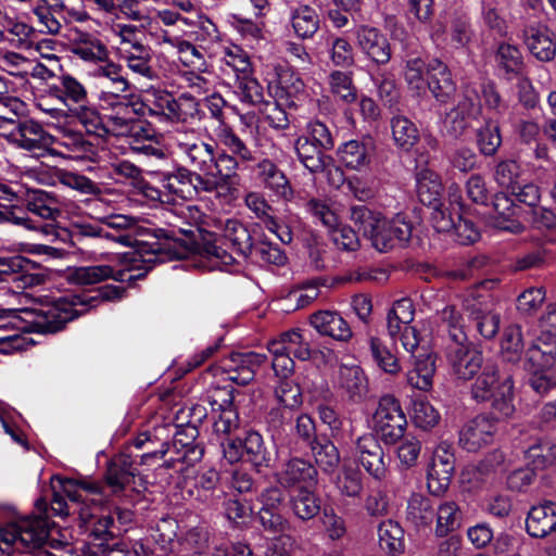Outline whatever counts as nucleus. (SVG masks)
Returning <instances> with one entry per match:
<instances>
[{
    "instance_id": "48",
    "label": "nucleus",
    "mask_w": 556,
    "mask_h": 556,
    "mask_svg": "<svg viewBox=\"0 0 556 556\" xmlns=\"http://www.w3.org/2000/svg\"><path fill=\"white\" fill-rule=\"evenodd\" d=\"M289 505L294 516L301 520H311L318 515L320 503L309 488H300L289 497Z\"/></svg>"
},
{
    "instance_id": "15",
    "label": "nucleus",
    "mask_w": 556,
    "mask_h": 556,
    "mask_svg": "<svg viewBox=\"0 0 556 556\" xmlns=\"http://www.w3.org/2000/svg\"><path fill=\"white\" fill-rule=\"evenodd\" d=\"M216 137L219 143L225 148L218 151V154L228 156L231 161L229 168L223 170V184H227L237 176L241 165L249 164L256 160L254 152L247 143L227 125H222L216 129Z\"/></svg>"
},
{
    "instance_id": "9",
    "label": "nucleus",
    "mask_w": 556,
    "mask_h": 556,
    "mask_svg": "<svg viewBox=\"0 0 556 556\" xmlns=\"http://www.w3.org/2000/svg\"><path fill=\"white\" fill-rule=\"evenodd\" d=\"M372 422L377 435L389 445L397 443L404 437L407 426L400 402L390 394L379 400Z\"/></svg>"
},
{
    "instance_id": "57",
    "label": "nucleus",
    "mask_w": 556,
    "mask_h": 556,
    "mask_svg": "<svg viewBox=\"0 0 556 556\" xmlns=\"http://www.w3.org/2000/svg\"><path fill=\"white\" fill-rule=\"evenodd\" d=\"M200 104L197 98L189 92H184L177 98L173 96L167 121L187 123L200 118Z\"/></svg>"
},
{
    "instance_id": "27",
    "label": "nucleus",
    "mask_w": 556,
    "mask_h": 556,
    "mask_svg": "<svg viewBox=\"0 0 556 556\" xmlns=\"http://www.w3.org/2000/svg\"><path fill=\"white\" fill-rule=\"evenodd\" d=\"M244 203L255 217L261 219L265 227L275 233L282 243H290L292 241L290 229L275 218L273 207L261 193L254 191L247 193Z\"/></svg>"
},
{
    "instance_id": "29",
    "label": "nucleus",
    "mask_w": 556,
    "mask_h": 556,
    "mask_svg": "<svg viewBox=\"0 0 556 556\" xmlns=\"http://www.w3.org/2000/svg\"><path fill=\"white\" fill-rule=\"evenodd\" d=\"M412 236V225L406 222L405 217L397 214L392 219L387 220L384 217L381 220V227L374 236L372 247L379 251L384 252L392 249L395 242H406Z\"/></svg>"
},
{
    "instance_id": "37",
    "label": "nucleus",
    "mask_w": 556,
    "mask_h": 556,
    "mask_svg": "<svg viewBox=\"0 0 556 556\" xmlns=\"http://www.w3.org/2000/svg\"><path fill=\"white\" fill-rule=\"evenodd\" d=\"M270 342L276 352L285 351L300 361L311 358L312 351L309 342L305 337V332L299 328L290 329L281 333L278 339L271 340Z\"/></svg>"
},
{
    "instance_id": "41",
    "label": "nucleus",
    "mask_w": 556,
    "mask_h": 556,
    "mask_svg": "<svg viewBox=\"0 0 556 556\" xmlns=\"http://www.w3.org/2000/svg\"><path fill=\"white\" fill-rule=\"evenodd\" d=\"M295 151L303 166L313 174L324 172L332 161L330 156L324 153L325 149L316 147L307 138H298Z\"/></svg>"
},
{
    "instance_id": "35",
    "label": "nucleus",
    "mask_w": 556,
    "mask_h": 556,
    "mask_svg": "<svg viewBox=\"0 0 556 556\" xmlns=\"http://www.w3.org/2000/svg\"><path fill=\"white\" fill-rule=\"evenodd\" d=\"M119 58L131 73L148 80L159 79V73L153 66V51L148 45L121 50Z\"/></svg>"
},
{
    "instance_id": "28",
    "label": "nucleus",
    "mask_w": 556,
    "mask_h": 556,
    "mask_svg": "<svg viewBox=\"0 0 556 556\" xmlns=\"http://www.w3.org/2000/svg\"><path fill=\"white\" fill-rule=\"evenodd\" d=\"M427 75L426 85L433 98L443 104L450 102L456 92V84L448 67L442 61L433 59L428 63Z\"/></svg>"
},
{
    "instance_id": "49",
    "label": "nucleus",
    "mask_w": 556,
    "mask_h": 556,
    "mask_svg": "<svg viewBox=\"0 0 556 556\" xmlns=\"http://www.w3.org/2000/svg\"><path fill=\"white\" fill-rule=\"evenodd\" d=\"M71 118L76 119L88 134L96 135L98 137L105 136L104 119L102 118L98 109L87 102H81L77 106L70 109Z\"/></svg>"
},
{
    "instance_id": "5",
    "label": "nucleus",
    "mask_w": 556,
    "mask_h": 556,
    "mask_svg": "<svg viewBox=\"0 0 556 556\" xmlns=\"http://www.w3.org/2000/svg\"><path fill=\"white\" fill-rule=\"evenodd\" d=\"M173 139L184 165L217 180L219 186L223 184L222 167L228 169L231 161L228 156L218 154L216 143L204 141L194 130L177 131Z\"/></svg>"
},
{
    "instance_id": "39",
    "label": "nucleus",
    "mask_w": 556,
    "mask_h": 556,
    "mask_svg": "<svg viewBox=\"0 0 556 556\" xmlns=\"http://www.w3.org/2000/svg\"><path fill=\"white\" fill-rule=\"evenodd\" d=\"M258 177L264 186L277 197L289 200L293 195L292 188L286 175L270 160L264 159L257 164Z\"/></svg>"
},
{
    "instance_id": "2",
    "label": "nucleus",
    "mask_w": 556,
    "mask_h": 556,
    "mask_svg": "<svg viewBox=\"0 0 556 556\" xmlns=\"http://www.w3.org/2000/svg\"><path fill=\"white\" fill-rule=\"evenodd\" d=\"M7 139L15 148L29 152L52 148L54 153L75 161L94 163L100 159L98 146L87 140L81 132L61 126L58 135L52 136L34 119L18 122Z\"/></svg>"
},
{
    "instance_id": "33",
    "label": "nucleus",
    "mask_w": 556,
    "mask_h": 556,
    "mask_svg": "<svg viewBox=\"0 0 556 556\" xmlns=\"http://www.w3.org/2000/svg\"><path fill=\"white\" fill-rule=\"evenodd\" d=\"M28 262L22 256L0 257V281L12 282L16 288H30L41 282L39 275L26 270Z\"/></svg>"
},
{
    "instance_id": "43",
    "label": "nucleus",
    "mask_w": 556,
    "mask_h": 556,
    "mask_svg": "<svg viewBox=\"0 0 556 556\" xmlns=\"http://www.w3.org/2000/svg\"><path fill=\"white\" fill-rule=\"evenodd\" d=\"M290 23L296 36L303 39L312 38L319 29L318 14L307 4L290 9Z\"/></svg>"
},
{
    "instance_id": "12",
    "label": "nucleus",
    "mask_w": 556,
    "mask_h": 556,
    "mask_svg": "<svg viewBox=\"0 0 556 556\" xmlns=\"http://www.w3.org/2000/svg\"><path fill=\"white\" fill-rule=\"evenodd\" d=\"M220 446L229 464L245 460L261 467L267 465L269 460L263 437L254 430L245 431L243 437L226 438L220 442Z\"/></svg>"
},
{
    "instance_id": "3",
    "label": "nucleus",
    "mask_w": 556,
    "mask_h": 556,
    "mask_svg": "<svg viewBox=\"0 0 556 556\" xmlns=\"http://www.w3.org/2000/svg\"><path fill=\"white\" fill-rule=\"evenodd\" d=\"M38 515L26 516L0 528V551L4 554L15 552L25 556L37 555L46 549L50 528L48 503L39 498L35 503Z\"/></svg>"
},
{
    "instance_id": "1",
    "label": "nucleus",
    "mask_w": 556,
    "mask_h": 556,
    "mask_svg": "<svg viewBox=\"0 0 556 556\" xmlns=\"http://www.w3.org/2000/svg\"><path fill=\"white\" fill-rule=\"evenodd\" d=\"M124 292L123 287L106 285L99 288L96 294L77 295L72 302L60 298L51 303L21 308L11 323L24 332L54 333L84 311L97 307L101 302L121 300Z\"/></svg>"
},
{
    "instance_id": "59",
    "label": "nucleus",
    "mask_w": 556,
    "mask_h": 556,
    "mask_svg": "<svg viewBox=\"0 0 556 556\" xmlns=\"http://www.w3.org/2000/svg\"><path fill=\"white\" fill-rule=\"evenodd\" d=\"M317 466L325 472H333L340 463L338 447L329 440L314 441L311 445Z\"/></svg>"
},
{
    "instance_id": "10",
    "label": "nucleus",
    "mask_w": 556,
    "mask_h": 556,
    "mask_svg": "<svg viewBox=\"0 0 556 556\" xmlns=\"http://www.w3.org/2000/svg\"><path fill=\"white\" fill-rule=\"evenodd\" d=\"M163 187L181 199H193L202 193L217 192L219 182L205 177L188 166H179L173 173L162 174Z\"/></svg>"
},
{
    "instance_id": "7",
    "label": "nucleus",
    "mask_w": 556,
    "mask_h": 556,
    "mask_svg": "<svg viewBox=\"0 0 556 556\" xmlns=\"http://www.w3.org/2000/svg\"><path fill=\"white\" fill-rule=\"evenodd\" d=\"M471 397L476 402H491L492 414L508 418L515 412L514 383L509 374L501 372L495 365H484L471 386Z\"/></svg>"
},
{
    "instance_id": "54",
    "label": "nucleus",
    "mask_w": 556,
    "mask_h": 556,
    "mask_svg": "<svg viewBox=\"0 0 556 556\" xmlns=\"http://www.w3.org/2000/svg\"><path fill=\"white\" fill-rule=\"evenodd\" d=\"M339 384L353 400L361 399L367 391V379L359 366H341Z\"/></svg>"
},
{
    "instance_id": "58",
    "label": "nucleus",
    "mask_w": 556,
    "mask_h": 556,
    "mask_svg": "<svg viewBox=\"0 0 556 556\" xmlns=\"http://www.w3.org/2000/svg\"><path fill=\"white\" fill-rule=\"evenodd\" d=\"M330 92L344 103H352L356 100V88L353 84L352 73L333 71L328 76Z\"/></svg>"
},
{
    "instance_id": "22",
    "label": "nucleus",
    "mask_w": 556,
    "mask_h": 556,
    "mask_svg": "<svg viewBox=\"0 0 556 556\" xmlns=\"http://www.w3.org/2000/svg\"><path fill=\"white\" fill-rule=\"evenodd\" d=\"M266 362V355L256 352L232 353L224 364L226 379L240 386L253 380L255 370Z\"/></svg>"
},
{
    "instance_id": "8",
    "label": "nucleus",
    "mask_w": 556,
    "mask_h": 556,
    "mask_svg": "<svg viewBox=\"0 0 556 556\" xmlns=\"http://www.w3.org/2000/svg\"><path fill=\"white\" fill-rule=\"evenodd\" d=\"M61 492L72 502H86L79 490L78 483L73 479H58ZM100 506L90 507L86 503L79 508L78 515L81 528L88 534L91 542L86 546L104 548V543L114 539L119 531L111 514H99Z\"/></svg>"
},
{
    "instance_id": "44",
    "label": "nucleus",
    "mask_w": 556,
    "mask_h": 556,
    "mask_svg": "<svg viewBox=\"0 0 556 556\" xmlns=\"http://www.w3.org/2000/svg\"><path fill=\"white\" fill-rule=\"evenodd\" d=\"M416 190L419 201L427 205H439L442 194V182L439 175L425 168L416 175Z\"/></svg>"
},
{
    "instance_id": "23",
    "label": "nucleus",
    "mask_w": 556,
    "mask_h": 556,
    "mask_svg": "<svg viewBox=\"0 0 556 556\" xmlns=\"http://www.w3.org/2000/svg\"><path fill=\"white\" fill-rule=\"evenodd\" d=\"M46 92L48 97L70 109L87 102L88 99V91L84 84L71 74H61L55 77L48 84Z\"/></svg>"
},
{
    "instance_id": "40",
    "label": "nucleus",
    "mask_w": 556,
    "mask_h": 556,
    "mask_svg": "<svg viewBox=\"0 0 556 556\" xmlns=\"http://www.w3.org/2000/svg\"><path fill=\"white\" fill-rule=\"evenodd\" d=\"M27 211L47 220H56L61 216V202L50 192L35 189L28 192Z\"/></svg>"
},
{
    "instance_id": "24",
    "label": "nucleus",
    "mask_w": 556,
    "mask_h": 556,
    "mask_svg": "<svg viewBox=\"0 0 556 556\" xmlns=\"http://www.w3.org/2000/svg\"><path fill=\"white\" fill-rule=\"evenodd\" d=\"M199 210L191 205H175L173 207H164L161 210V217L164 223L168 226L167 229H159L162 237L170 240H178V236H185L188 239L194 237L198 230L197 225H189V227H182V220L186 218H193V215H198Z\"/></svg>"
},
{
    "instance_id": "34",
    "label": "nucleus",
    "mask_w": 556,
    "mask_h": 556,
    "mask_svg": "<svg viewBox=\"0 0 556 556\" xmlns=\"http://www.w3.org/2000/svg\"><path fill=\"white\" fill-rule=\"evenodd\" d=\"M526 529L529 535L539 539L556 532V503L547 501L533 506L528 513Z\"/></svg>"
},
{
    "instance_id": "4",
    "label": "nucleus",
    "mask_w": 556,
    "mask_h": 556,
    "mask_svg": "<svg viewBox=\"0 0 556 556\" xmlns=\"http://www.w3.org/2000/svg\"><path fill=\"white\" fill-rule=\"evenodd\" d=\"M103 225L119 232L118 235H113L105 231L104 238L124 247H135L136 250L132 253L131 260L135 262L141 261L147 265V269H150L157 263H165L179 256V254L169 247V243L159 241L150 242L136 238L140 227L138 220L132 216L119 214L115 211L109 215Z\"/></svg>"
},
{
    "instance_id": "19",
    "label": "nucleus",
    "mask_w": 556,
    "mask_h": 556,
    "mask_svg": "<svg viewBox=\"0 0 556 556\" xmlns=\"http://www.w3.org/2000/svg\"><path fill=\"white\" fill-rule=\"evenodd\" d=\"M498 419V415H478L467 421L459 431L460 446L468 452H476L491 444L497 432Z\"/></svg>"
},
{
    "instance_id": "16",
    "label": "nucleus",
    "mask_w": 556,
    "mask_h": 556,
    "mask_svg": "<svg viewBox=\"0 0 556 556\" xmlns=\"http://www.w3.org/2000/svg\"><path fill=\"white\" fill-rule=\"evenodd\" d=\"M358 50L374 64L386 65L392 58V49L386 34L378 27L361 24L354 29Z\"/></svg>"
},
{
    "instance_id": "36",
    "label": "nucleus",
    "mask_w": 556,
    "mask_h": 556,
    "mask_svg": "<svg viewBox=\"0 0 556 556\" xmlns=\"http://www.w3.org/2000/svg\"><path fill=\"white\" fill-rule=\"evenodd\" d=\"M494 227L501 230L519 233L523 230L522 224L517 219L519 207L505 193H497L493 199Z\"/></svg>"
},
{
    "instance_id": "46",
    "label": "nucleus",
    "mask_w": 556,
    "mask_h": 556,
    "mask_svg": "<svg viewBox=\"0 0 556 556\" xmlns=\"http://www.w3.org/2000/svg\"><path fill=\"white\" fill-rule=\"evenodd\" d=\"M406 519L418 529L430 527L434 519L431 501L422 494H412L407 501Z\"/></svg>"
},
{
    "instance_id": "38",
    "label": "nucleus",
    "mask_w": 556,
    "mask_h": 556,
    "mask_svg": "<svg viewBox=\"0 0 556 556\" xmlns=\"http://www.w3.org/2000/svg\"><path fill=\"white\" fill-rule=\"evenodd\" d=\"M223 237L231 244L237 256L243 260L252 254V237L245 225L235 218H228L222 226Z\"/></svg>"
},
{
    "instance_id": "42",
    "label": "nucleus",
    "mask_w": 556,
    "mask_h": 556,
    "mask_svg": "<svg viewBox=\"0 0 556 556\" xmlns=\"http://www.w3.org/2000/svg\"><path fill=\"white\" fill-rule=\"evenodd\" d=\"M135 468L128 455L114 457L108 466L105 480L113 493L122 492L135 478Z\"/></svg>"
},
{
    "instance_id": "18",
    "label": "nucleus",
    "mask_w": 556,
    "mask_h": 556,
    "mask_svg": "<svg viewBox=\"0 0 556 556\" xmlns=\"http://www.w3.org/2000/svg\"><path fill=\"white\" fill-rule=\"evenodd\" d=\"M353 455L356 462L375 480L381 481L387 477L389 459L377 438L371 433L359 437L355 442Z\"/></svg>"
},
{
    "instance_id": "64",
    "label": "nucleus",
    "mask_w": 556,
    "mask_h": 556,
    "mask_svg": "<svg viewBox=\"0 0 556 556\" xmlns=\"http://www.w3.org/2000/svg\"><path fill=\"white\" fill-rule=\"evenodd\" d=\"M369 349L377 365L389 374H396L401 370L397 357L382 343L379 338L369 339Z\"/></svg>"
},
{
    "instance_id": "14",
    "label": "nucleus",
    "mask_w": 556,
    "mask_h": 556,
    "mask_svg": "<svg viewBox=\"0 0 556 556\" xmlns=\"http://www.w3.org/2000/svg\"><path fill=\"white\" fill-rule=\"evenodd\" d=\"M478 92L470 86H466L463 91V98L456 106L451 109L442 121L441 131L452 138L462 137L471 126V122L477 119L482 110V104L477 102Z\"/></svg>"
},
{
    "instance_id": "53",
    "label": "nucleus",
    "mask_w": 556,
    "mask_h": 556,
    "mask_svg": "<svg viewBox=\"0 0 556 556\" xmlns=\"http://www.w3.org/2000/svg\"><path fill=\"white\" fill-rule=\"evenodd\" d=\"M526 457L533 469H545L556 463V441L538 439L526 452Z\"/></svg>"
},
{
    "instance_id": "13",
    "label": "nucleus",
    "mask_w": 556,
    "mask_h": 556,
    "mask_svg": "<svg viewBox=\"0 0 556 556\" xmlns=\"http://www.w3.org/2000/svg\"><path fill=\"white\" fill-rule=\"evenodd\" d=\"M414 315L413 302L407 298L395 301L387 314L388 334L393 340L399 338L402 346L408 353H414L419 345L417 330L410 326Z\"/></svg>"
},
{
    "instance_id": "62",
    "label": "nucleus",
    "mask_w": 556,
    "mask_h": 556,
    "mask_svg": "<svg viewBox=\"0 0 556 556\" xmlns=\"http://www.w3.org/2000/svg\"><path fill=\"white\" fill-rule=\"evenodd\" d=\"M501 352L505 361L517 363L523 352L521 328L518 325L508 326L503 334Z\"/></svg>"
},
{
    "instance_id": "56",
    "label": "nucleus",
    "mask_w": 556,
    "mask_h": 556,
    "mask_svg": "<svg viewBox=\"0 0 556 556\" xmlns=\"http://www.w3.org/2000/svg\"><path fill=\"white\" fill-rule=\"evenodd\" d=\"M173 94L162 89H150L146 92L143 100V115L159 117L160 121H167L172 105Z\"/></svg>"
},
{
    "instance_id": "63",
    "label": "nucleus",
    "mask_w": 556,
    "mask_h": 556,
    "mask_svg": "<svg viewBox=\"0 0 556 556\" xmlns=\"http://www.w3.org/2000/svg\"><path fill=\"white\" fill-rule=\"evenodd\" d=\"M198 435L195 426L188 427L186 432H177L174 441V446L180 445L185 452L180 459L190 465L200 462L203 457L204 450L198 444H194V440Z\"/></svg>"
},
{
    "instance_id": "45",
    "label": "nucleus",
    "mask_w": 556,
    "mask_h": 556,
    "mask_svg": "<svg viewBox=\"0 0 556 556\" xmlns=\"http://www.w3.org/2000/svg\"><path fill=\"white\" fill-rule=\"evenodd\" d=\"M378 542L380 548L388 555L402 554L405 549L403 528L392 519L382 521L378 526Z\"/></svg>"
},
{
    "instance_id": "20",
    "label": "nucleus",
    "mask_w": 556,
    "mask_h": 556,
    "mask_svg": "<svg viewBox=\"0 0 556 556\" xmlns=\"http://www.w3.org/2000/svg\"><path fill=\"white\" fill-rule=\"evenodd\" d=\"M139 276L140 275L136 276L130 274L129 269H115L110 265L100 264L68 268L65 277L66 280L73 285L91 286L108 279L131 282Z\"/></svg>"
},
{
    "instance_id": "50",
    "label": "nucleus",
    "mask_w": 556,
    "mask_h": 556,
    "mask_svg": "<svg viewBox=\"0 0 556 556\" xmlns=\"http://www.w3.org/2000/svg\"><path fill=\"white\" fill-rule=\"evenodd\" d=\"M392 138L395 146L409 151L419 140V130L416 125L404 115H395L390 121Z\"/></svg>"
},
{
    "instance_id": "51",
    "label": "nucleus",
    "mask_w": 556,
    "mask_h": 556,
    "mask_svg": "<svg viewBox=\"0 0 556 556\" xmlns=\"http://www.w3.org/2000/svg\"><path fill=\"white\" fill-rule=\"evenodd\" d=\"M526 45L540 61H551L556 54V45L544 28L530 27L527 29Z\"/></svg>"
},
{
    "instance_id": "6",
    "label": "nucleus",
    "mask_w": 556,
    "mask_h": 556,
    "mask_svg": "<svg viewBox=\"0 0 556 556\" xmlns=\"http://www.w3.org/2000/svg\"><path fill=\"white\" fill-rule=\"evenodd\" d=\"M219 70L242 103L256 104L263 100V87L253 76V67L247 51L237 45L225 47Z\"/></svg>"
},
{
    "instance_id": "47",
    "label": "nucleus",
    "mask_w": 556,
    "mask_h": 556,
    "mask_svg": "<svg viewBox=\"0 0 556 556\" xmlns=\"http://www.w3.org/2000/svg\"><path fill=\"white\" fill-rule=\"evenodd\" d=\"M435 535L443 538L455 531L462 523V511L454 501H443L434 509Z\"/></svg>"
},
{
    "instance_id": "55",
    "label": "nucleus",
    "mask_w": 556,
    "mask_h": 556,
    "mask_svg": "<svg viewBox=\"0 0 556 556\" xmlns=\"http://www.w3.org/2000/svg\"><path fill=\"white\" fill-rule=\"evenodd\" d=\"M1 223H11L28 230H36L46 237H58L56 228L51 224L39 225L35 223L26 212L16 207L0 208Z\"/></svg>"
},
{
    "instance_id": "32",
    "label": "nucleus",
    "mask_w": 556,
    "mask_h": 556,
    "mask_svg": "<svg viewBox=\"0 0 556 556\" xmlns=\"http://www.w3.org/2000/svg\"><path fill=\"white\" fill-rule=\"evenodd\" d=\"M414 367L407 372V382L415 389L428 391L432 388L435 372V359L432 353L418 345L414 353H410Z\"/></svg>"
},
{
    "instance_id": "25",
    "label": "nucleus",
    "mask_w": 556,
    "mask_h": 556,
    "mask_svg": "<svg viewBox=\"0 0 556 556\" xmlns=\"http://www.w3.org/2000/svg\"><path fill=\"white\" fill-rule=\"evenodd\" d=\"M71 52L85 62L98 65L110 58L106 45L96 34L83 30L73 33Z\"/></svg>"
},
{
    "instance_id": "52",
    "label": "nucleus",
    "mask_w": 556,
    "mask_h": 556,
    "mask_svg": "<svg viewBox=\"0 0 556 556\" xmlns=\"http://www.w3.org/2000/svg\"><path fill=\"white\" fill-rule=\"evenodd\" d=\"M383 216L380 212L374 211L366 205H354L351 207L350 219L357 227L364 237L374 242V236L381 227Z\"/></svg>"
},
{
    "instance_id": "17",
    "label": "nucleus",
    "mask_w": 556,
    "mask_h": 556,
    "mask_svg": "<svg viewBox=\"0 0 556 556\" xmlns=\"http://www.w3.org/2000/svg\"><path fill=\"white\" fill-rule=\"evenodd\" d=\"M455 468V456L447 443L439 444L427 469V488L434 496H441L448 489Z\"/></svg>"
},
{
    "instance_id": "31",
    "label": "nucleus",
    "mask_w": 556,
    "mask_h": 556,
    "mask_svg": "<svg viewBox=\"0 0 556 556\" xmlns=\"http://www.w3.org/2000/svg\"><path fill=\"white\" fill-rule=\"evenodd\" d=\"M309 325L320 334L340 342L351 340L353 332L348 321L337 312L318 311L309 316Z\"/></svg>"
},
{
    "instance_id": "60",
    "label": "nucleus",
    "mask_w": 556,
    "mask_h": 556,
    "mask_svg": "<svg viewBox=\"0 0 556 556\" xmlns=\"http://www.w3.org/2000/svg\"><path fill=\"white\" fill-rule=\"evenodd\" d=\"M555 354L556 342L546 340L544 334H541L538 342L533 343L526 353L528 361L535 369L549 367L554 362Z\"/></svg>"
},
{
    "instance_id": "21",
    "label": "nucleus",
    "mask_w": 556,
    "mask_h": 556,
    "mask_svg": "<svg viewBox=\"0 0 556 556\" xmlns=\"http://www.w3.org/2000/svg\"><path fill=\"white\" fill-rule=\"evenodd\" d=\"M317 475V469L311 462L292 457L280 466L275 477L279 485L285 489H300L315 485Z\"/></svg>"
},
{
    "instance_id": "11",
    "label": "nucleus",
    "mask_w": 556,
    "mask_h": 556,
    "mask_svg": "<svg viewBox=\"0 0 556 556\" xmlns=\"http://www.w3.org/2000/svg\"><path fill=\"white\" fill-rule=\"evenodd\" d=\"M445 355L453 375L460 380L472 379L484 367L482 353L468 344L465 331H456Z\"/></svg>"
},
{
    "instance_id": "61",
    "label": "nucleus",
    "mask_w": 556,
    "mask_h": 556,
    "mask_svg": "<svg viewBox=\"0 0 556 556\" xmlns=\"http://www.w3.org/2000/svg\"><path fill=\"white\" fill-rule=\"evenodd\" d=\"M428 64L419 56H413L405 61L403 77L408 88L419 94L425 91Z\"/></svg>"
},
{
    "instance_id": "26",
    "label": "nucleus",
    "mask_w": 556,
    "mask_h": 556,
    "mask_svg": "<svg viewBox=\"0 0 556 556\" xmlns=\"http://www.w3.org/2000/svg\"><path fill=\"white\" fill-rule=\"evenodd\" d=\"M496 68L504 78L519 79L521 87L530 88V81L526 78V64L521 51L513 45L502 43L495 53Z\"/></svg>"
},
{
    "instance_id": "30",
    "label": "nucleus",
    "mask_w": 556,
    "mask_h": 556,
    "mask_svg": "<svg viewBox=\"0 0 556 556\" xmlns=\"http://www.w3.org/2000/svg\"><path fill=\"white\" fill-rule=\"evenodd\" d=\"M375 144L371 138L352 139L340 146V162L349 169L364 170L372 159Z\"/></svg>"
}]
</instances>
